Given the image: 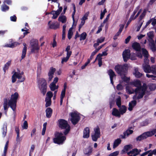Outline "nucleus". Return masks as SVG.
Listing matches in <instances>:
<instances>
[{
  "label": "nucleus",
  "instance_id": "nucleus-12",
  "mask_svg": "<svg viewBox=\"0 0 156 156\" xmlns=\"http://www.w3.org/2000/svg\"><path fill=\"white\" fill-rule=\"evenodd\" d=\"M71 118V121L73 125L76 124L79 121L80 118L78 114L75 112L71 113L70 114Z\"/></svg>",
  "mask_w": 156,
  "mask_h": 156
},
{
  "label": "nucleus",
  "instance_id": "nucleus-48",
  "mask_svg": "<svg viewBox=\"0 0 156 156\" xmlns=\"http://www.w3.org/2000/svg\"><path fill=\"white\" fill-rule=\"evenodd\" d=\"M47 122H45L44 123L43 125V128L42 132V135H44L45 133V131L46 129V127L47 126Z\"/></svg>",
  "mask_w": 156,
  "mask_h": 156
},
{
  "label": "nucleus",
  "instance_id": "nucleus-53",
  "mask_svg": "<svg viewBox=\"0 0 156 156\" xmlns=\"http://www.w3.org/2000/svg\"><path fill=\"white\" fill-rule=\"evenodd\" d=\"M54 70L55 72V73L56 74L60 75L61 74L62 71L60 69H57L56 70L55 69H54Z\"/></svg>",
  "mask_w": 156,
  "mask_h": 156
},
{
  "label": "nucleus",
  "instance_id": "nucleus-5",
  "mask_svg": "<svg viewBox=\"0 0 156 156\" xmlns=\"http://www.w3.org/2000/svg\"><path fill=\"white\" fill-rule=\"evenodd\" d=\"M56 137L53 139L54 142L58 144H62L66 140V137L62 133H58L55 134Z\"/></svg>",
  "mask_w": 156,
  "mask_h": 156
},
{
  "label": "nucleus",
  "instance_id": "nucleus-13",
  "mask_svg": "<svg viewBox=\"0 0 156 156\" xmlns=\"http://www.w3.org/2000/svg\"><path fill=\"white\" fill-rule=\"evenodd\" d=\"M58 9L57 10L53 11L51 12V14L53 15L52 18L53 19L56 18L62 10V7L60 6L59 3L58 4Z\"/></svg>",
  "mask_w": 156,
  "mask_h": 156
},
{
  "label": "nucleus",
  "instance_id": "nucleus-21",
  "mask_svg": "<svg viewBox=\"0 0 156 156\" xmlns=\"http://www.w3.org/2000/svg\"><path fill=\"white\" fill-rule=\"evenodd\" d=\"M136 100H134L131 101L129 103V107L128 109L129 111H131L133 108L136 105Z\"/></svg>",
  "mask_w": 156,
  "mask_h": 156
},
{
  "label": "nucleus",
  "instance_id": "nucleus-3",
  "mask_svg": "<svg viewBox=\"0 0 156 156\" xmlns=\"http://www.w3.org/2000/svg\"><path fill=\"white\" fill-rule=\"evenodd\" d=\"M58 122L59 127L62 129H66L64 133L66 135L67 134L70 129V126L67 122L64 119H60L58 120Z\"/></svg>",
  "mask_w": 156,
  "mask_h": 156
},
{
  "label": "nucleus",
  "instance_id": "nucleus-60",
  "mask_svg": "<svg viewBox=\"0 0 156 156\" xmlns=\"http://www.w3.org/2000/svg\"><path fill=\"white\" fill-rule=\"evenodd\" d=\"M105 39L104 37H101L99 39H97V42L99 43H101L103 42Z\"/></svg>",
  "mask_w": 156,
  "mask_h": 156
},
{
  "label": "nucleus",
  "instance_id": "nucleus-59",
  "mask_svg": "<svg viewBox=\"0 0 156 156\" xmlns=\"http://www.w3.org/2000/svg\"><path fill=\"white\" fill-rule=\"evenodd\" d=\"M126 89L127 91V92H128L129 94H132L133 93H135L134 90L133 89H131L128 88H126Z\"/></svg>",
  "mask_w": 156,
  "mask_h": 156
},
{
  "label": "nucleus",
  "instance_id": "nucleus-14",
  "mask_svg": "<svg viewBox=\"0 0 156 156\" xmlns=\"http://www.w3.org/2000/svg\"><path fill=\"white\" fill-rule=\"evenodd\" d=\"M89 12H87L83 16L81 19V22L79 26V29L80 30V28L85 23V20L87 19V17L88 16Z\"/></svg>",
  "mask_w": 156,
  "mask_h": 156
},
{
  "label": "nucleus",
  "instance_id": "nucleus-52",
  "mask_svg": "<svg viewBox=\"0 0 156 156\" xmlns=\"http://www.w3.org/2000/svg\"><path fill=\"white\" fill-rule=\"evenodd\" d=\"M98 52V50H96V49H95L94 51H93L89 59L90 60H92L93 58V56L94 55Z\"/></svg>",
  "mask_w": 156,
  "mask_h": 156
},
{
  "label": "nucleus",
  "instance_id": "nucleus-50",
  "mask_svg": "<svg viewBox=\"0 0 156 156\" xmlns=\"http://www.w3.org/2000/svg\"><path fill=\"white\" fill-rule=\"evenodd\" d=\"M73 12L72 14V17L73 18V22H74V15L76 12V7L74 4H73Z\"/></svg>",
  "mask_w": 156,
  "mask_h": 156
},
{
  "label": "nucleus",
  "instance_id": "nucleus-29",
  "mask_svg": "<svg viewBox=\"0 0 156 156\" xmlns=\"http://www.w3.org/2000/svg\"><path fill=\"white\" fill-rule=\"evenodd\" d=\"M121 140L119 138H118L115 140L113 143V148L115 149L121 143Z\"/></svg>",
  "mask_w": 156,
  "mask_h": 156
},
{
  "label": "nucleus",
  "instance_id": "nucleus-47",
  "mask_svg": "<svg viewBox=\"0 0 156 156\" xmlns=\"http://www.w3.org/2000/svg\"><path fill=\"white\" fill-rule=\"evenodd\" d=\"M97 59H98V64L99 67H100L102 65V58L101 57H98L97 58V57L95 59V60Z\"/></svg>",
  "mask_w": 156,
  "mask_h": 156
},
{
  "label": "nucleus",
  "instance_id": "nucleus-39",
  "mask_svg": "<svg viewBox=\"0 0 156 156\" xmlns=\"http://www.w3.org/2000/svg\"><path fill=\"white\" fill-rule=\"evenodd\" d=\"M53 95V94L51 91H48L47 92L46 94V97L45 99H51V98L52 97Z\"/></svg>",
  "mask_w": 156,
  "mask_h": 156
},
{
  "label": "nucleus",
  "instance_id": "nucleus-22",
  "mask_svg": "<svg viewBox=\"0 0 156 156\" xmlns=\"http://www.w3.org/2000/svg\"><path fill=\"white\" fill-rule=\"evenodd\" d=\"M23 45L24 47L22 50V54L21 55V59H23L26 56L27 51V47L26 44L25 43H23Z\"/></svg>",
  "mask_w": 156,
  "mask_h": 156
},
{
  "label": "nucleus",
  "instance_id": "nucleus-4",
  "mask_svg": "<svg viewBox=\"0 0 156 156\" xmlns=\"http://www.w3.org/2000/svg\"><path fill=\"white\" fill-rule=\"evenodd\" d=\"M156 133V129H154L151 131H148L143 133L136 138L137 141H140L145 139L148 137H150Z\"/></svg>",
  "mask_w": 156,
  "mask_h": 156
},
{
  "label": "nucleus",
  "instance_id": "nucleus-7",
  "mask_svg": "<svg viewBox=\"0 0 156 156\" xmlns=\"http://www.w3.org/2000/svg\"><path fill=\"white\" fill-rule=\"evenodd\" d=\"M40 83L41 87H40V90L41 94L43 95H44L47 91V83L46 80L44 79H41L40 80Z\"/></svg>",
  "mask_w": 156,
  "mask_h": 156
},
{
  "label": "nucleus",
  "instance_id": "nucleus-62",
  "mask_svg": "<svg viewBox=\"0 0 156 156\" xmlns=\"http://www.w3.org/2000/svg\"><path fill=\"white\" fill-rule=\"evenodd\" d=\"M5 46L8 47L13 48L15 47V44L14 43L7 44L5 45Z\"/></svg>",
  "mask_w": 156,
  "mask_h": 156
},
{
  "label": "nucleus",
  "instance_id": "nucleus-25",
  "mask_svg": "<svg viewBox=\"0 0 156 156\" xmlns=\"http://www.w3.org/2000/svg\"><path fill=\"white\" fill-rule=\"evenodd\" d=\"M133 148V146L132 145L129 144L126 145L124 146V149L122 150L121 153L122 154H123L125 153V151H127L128 150L131 149Z\"/></svg>",
  "mask_w": 156,
  "mask_h": 156
},
{
  "label": "nucleus",
  "instance_id": "nucleus-30",
  "mask_svg": "<svg viewBox=\"0 0 156 156\" xmlns=\"http://www.w3.org/2000/svg\"><path fill=\"white\" fill-rule=\"evenodd\" d=\"M144 71L146 73H152L154 74H156V69H144Z\"/></svg>",
  "mask_w": 156,
  "mask_h": 156
},
{
  "label": "nucleus",
  "instance_id": "nucleus-26",
  "mask_svg": "<svg viewBox=\"0 0 156 156\" xmlns=\"http://www.w3.org/2000/svg\"><path fill=\"white\" fill-rule=\"evenodd\" d=\"M46 116L47 118H50L52 115V110L50 108H48L46 110Z\"/></svg>",
  "mask_w": 156,
  "mask_h": 156
},
{
  "label": "nucleus",
  "instance_id": "nucleus-18",
  "mask_svg": "<svg viewBox=\"0 0 156 156\" xmlns=\"http://www.w3.org/2000/svg\"><path fill=\"white\" fill-rule=\"evenodd\" d=\"M130 85L137 87H140L141 84L140 81L139 80H134L129 83Z\"/></svg>",
  "mask_w": 156,
  "mask_h": 156
},
{
  "label": "nucleus",
  "instance_id": "nucleus-56",
  "mask_svg": "<svg viewBox=\"0 0 156 156\" xmlns=\"http://www.w3.org/2000/svg\"><path fill=\"white\" fill-rule=\"evenodd\" d=\"M119 153L118 151H116L110 154L109 156H117Z\"/></svg>",
  "mask_w": 156,
  "mask_h": 156
},
{
  "label": "nucleus",
  "instance_id": "nucleus-33",
  "mask_svg": "<svg viewBox=\"0 0 156 156\" xmlns=\"http://www.w3.org/2000/svg\"><path fill=\"white\" fill-rule=\"evenodd\" d=\"M50 89L52 91H54L55 90L57 89L58 88V86H56L55 84L54 83H51L49 86Z\"/></svg>",
  "mask_w": 156,
  "mask_h": 156
},
{
  "label": "nucleus",
  "instance_id": "nucleus-44",
  "mask_svg": "<svg viewBox=\"0 0 156 156\" xmlns=\"http://www.w3.org/2000/svg\"><path fill=\"white\" fill-rule=\"evenodd\" d=\"M86 36H87V34L85 32L83 33L80 35V40L81 41L82 40H85L86 38Z\"/></svg>",
  "mask_w": 156,
  "mask_h": 156
},
{
  "label": "nucleus",
  "instance_id": "nucleus-54",
  "mask_svg": "<svg viewBox=\"0 0 156 156\" xmlns=\"http://www.w3.org/2000/svg\"><path fill=\"white\" fill-rule=\"evenodd\" d=\"M11 61H8L4 65L3 68H8L9 66L10 65Z\"/></svg>",
  "mask_w": 156,
  "mask_h": 156
},
{
  "label": "nucleus",
  "instance_id": "nucleus-6",
  "mask_svg": "<svg viewBox=\"0 0 156 156\" xmlns=\"http://www.w3.org/2000/svg\"><path fill=\"white\" fill-rule=\"evenodd\" d=\"M14 74L12 77V83H15L16 80V79H19V81L20 82H23L25 80V77H22L21 76L20 72L13 71Z\"/></svg>",
  "mask_w": 156,
  "mask_h": 156
},
{
  "label": "nucleus",
  "instance_id": "nucleus-61",
  "mask_svg": "<svg viewBox=\"0 0 156 156\" xmlns=\"http://www.w3.org/2000/svg\"><path fill=\"white\" fill-rule=\"evenodd\" d=\"M66 90H62V91L60 98H63L65 96Z\"/></svg>",
  "mask_w": 156,
  "mask_h": 156
},
{
  "label": "nucleus",
  "instance_id": "nucleus-27",
  "mask_svg": "<svg viewBox=\"0 0 156 156\" xmlns=\"http://www.w3.org/2000/svg\"><path fill=\"white\" fill-rule=\"evenodd\" d=\"M119 110L121 115H123L125 113L126 111L127 108L124 105H122V106H120Z\"/></svg>",
  "mask_w": 156,
  "mask_h": 156
},
{
  "label": "nucleus",
  "instance_id": "nucleus-11",
  "mask_svg": "<svg viewBox=\"0 0 156 156\" xmlns=\"http://www.w3.org/2000/svg\"><path fill=\"white\" fill-rule=\"evenodd\" d=\"M94 133L92 135V138L93 141H96L100 136V129L97 126L94 129Z\"/></svg>",
  "mask_w": 156,
  "mask_h": 156
},
{
  "label": "nucleus",
  "instance_id": "nucleus-46",
  "mask_svg": "<svg viewBox=\"0 0 156 156\" xmlns=\"http://www.w3.org/2000/svg\"><path fill=\"white\" fill-rule=\"evenodd\" d=\"M45 101L46 102L45 104V106L46 107L49 106L51 105V99H45Z\"/></svg>",
  "mask_w": 156,
  "mask_h": 156
},
{
  "label": "nucleus",
  "instance_id": "nucleus-57",
  "mask_svg": "<svg viewBox=\"0 0 156 156\" xmlns=\"http://www.w3.org/2000/svg\"><path fill=\"white\" fill-rule=\"evenodd\" d=\"M133 150H135L133 152V154H134L133 156H136L139 154V152L138 151V149L136 148L133 149Z\"/></svg>",
  "mask_w": 156,
  "mask_h": 156
},
{
  "label": "nucleus",
  "instance_id": "nucleus-41",
  "mask_svg": "<svg viewBox=\"0 0 156 156\" xmlns=\"http://www.w3.org/2000/svg\"><path fill=\"white\" fill-rule=\"evenodd\" d=\"M70 55H67L66 57L63 58L62 59L61 63L63 64L64 62H66L69 59Z\"/></svg>",
  "mask_w": 156,
  "mask_h": 156
},
{
  "label": "nucleus",
  "instance_id": "nucleus-15",
  "mask_svg": "<svg viewBox=\"0 0 156 156\" xmlns=\"http://www.w3.org/2000/svg\"><path fill=\"white\" fill-rule=\"evenodd\" d=\"M133 133V131L130 129H127L126 131L124 132L123 135H121V137L122 139H125Z\"/></svg>",
  "mask_w": 156,
  "mask_h": 156
},
{
  "label": "nucleus",
  "instance_id": "nucleus-45",
  "mask_svg": "<svg viewBox=\"0 0 156 156\" xmlns=\"http://www.w3.org/2000/svg\"><path fill=\"white\" fill-rule=\"evenodd\" d=\"M116 104L119 107H120V106H121V98L120 96H119L117 98L116 100Z\"/></svg>",
  "mask_w": 156,
  "mask_h": 156
},
{
  "label": "nucleus",
  "instance_id": "nucleus-9",
  "mask_svg": "<svg viewBox=\"0 0 156 156\" xmlns=\"http://www.w3.org/2000/svg\"><path fill=\"white\" fill-rule=\"evenodd\" d=\"M31 46V51L32 53L35 52L36 51L39 49L38 41L34 39H31L30 41Z\"/></svg>",
  "mask_w": 156,
  "mask_h": 156
},
{
  "label": "nucleus",
  "instance_id": "nucleus-10",
  "mask_svg": "<svg viewBox=\"0 0 156 156\" xmlns=\"http://www.w3.org/2000/svg\"><path fill=\"white\" fill-rule=\"evenodd\" d=\"M134 57H132V55H130V51L129 50H126L124 51L122 53V56L124 60L126 62L127 60L130 58L132 60H134L135 59V55L134 54Z\"/></svg>",
  "mask_w": 156,
  "mask_h": 156
},
{
  "label": "nucleus",
  "instance_id": "nucleus-16",
  "mask_svg": "<svg viewBox=\"0 0 156 156\" xmlns=\"http://www.w3.org/2000/svg\"><path fill=\"white\" fill-rule=\"evenodd\" d=\"M116 71L121 76H124L126 75L127 73L126 69H115Z\"/></svg>",
  "mask_w": 156,
  "mask_h": 156
},
{
  "label": "nucleus",
  "instance_id": "nucleus-55",
  "mask_svg": "<svg viewBox=\"0 0 156 156\" xmlns=\"http://www.w3.org/2000/svg\"><path fill=\"white\" fill-rule=\"evenodd\" d=\"M107 12L106 9H105L103 12H101V14L100 19H102L103 18L105 13Z\"/></svg>",
  "mask_w": 156,
  "mask_h": 156
},
{
  "label": "nucleus",
  "instance_id": "nucleus-17",
  "mask_svg": "<svg viewBox=\"0 0 156 156\" xmlns=\"http://www.w3.org/2000/svg\"><path fill=\"white\" fill-rule=\"evenodd\" d=\"M93 148L91 146H89L85 148L83 151V152L85 155L89 156L90 155L93 151Z\"/></svg>",
  "mask_w": 156,
  "mask_h": 156
},
{
  "label": "nucleus",
  "instance_id": "nucleus-28",
  "mask_svg": "<svg viewBox=\"0 0 156 156\" xmlns=\"http://www.w3.org/2000/svg\"><path fill=\"white\" fill-rule=\"evenodd\" d=\"M132 47L134 49L137 51H139L140 49V44L137 42L133 43L132 45Z\"/></svg>",
  "mask_w": 156,
  "mask_h": 156
},
{
  "label": "nucleus",
  "instance_id": "nucleus-35",
  "mask_svg": "<svg viewBox=\"0 0 156 156\" xmlns=\"http://www.w3.org/2000/svg\"><path fill=\"white\" fill-rule=\"evenodd\" d=\"M15 130L17 133V136L16 138V140L18 141L20 140V130L19 127L16 126L15 127Z\"/></svg>",
  "mask_w": 156,
  "mask_h": 156
},
{
  "label": "nucleus",
  "instance_id": "nucleus-34",
  "mask_svg": "<svg viewBox=\"0 0 156 156\" xmlns=\"http://www.w3.org/2000/svg\"><path fill=\"white\" fill-rule=\"evenodd\" d=\"M73 28L71 27L69 29L68 31L67 36L69 39H70L71 38L72 36L73 35Z\"/></svg>",
  "mask_w": 156,
  "mask_h": 156
},
{
  "label": "nucleus",
  "instance_id": "nucleus-37",
  "mask_svg": "<svg viewBox=\"0 0 156 156\" xmlns=\"http://www.w3.org/2000/svg\"><path fill=\"white\" fill-rule=\"evenodd\" d=\"M129 67L127 64L119 65L118 64L115 66V68H126Z\"/></svg>",
  "mask_w": 156,
  "mask_h": 156
},
{
  "label": "nucleus",
  "instance_id": "nucleus-51",
  "mask_svg": "<svg viewBox=\"0 0 156 156\" xmlns=\"http://www.w3.org/2000/svg\"><path fill=\"white\" fill-rule=\"evenodd\" d=\"M28 123L27 121H25L23 125L22 126V128L24 129H27L28 128Z\"/></svg>",
  "mask_w": 156,
  "mask_h": 156
},
{
  "label": "nucleus",
  "instance_id": "nucleus-40",
  "mask_svg": "<svg viewBox=\"0 0 156 156\" xmlns=\"http://www.w3.org/2000/svg\"><path fill=\"white\" fill-rule=\"evenodd\" d=\"M9 9V7L6 4L2 5V10L3 12H6Z\"/></svg>",
  "mask_w": 156,
  "mask_h": 156
},
{
  "label": "nucleus",
  "instance_id": "nucleus-38",
  "mask_svg": "<svg viewBox=\"0 0 156 156\" xmlns=\"http://www.w3.org/2000/svg\"><path fill=\"white\" fill-rule=\"evenodd\" d=\"M133 75L137 78H140L142 76V74L140 73L136 69H135V72L133 73Z\"/></svg>",
  "mask_w": 156,
  "mask_h": 156
},
{
  "label": "nucleus",
  "instance_id": "nucleus-1",
  "mask_svg": "<svg viewBox=\"0 0 156 156\" xmlns=\"http://www.w3.org/2000/svg\"><path fill=\"white\" fill-rule=\"evenodd\" d=\"M18 97V94L16 92L11 95L10 99L9 100L8 102H7V98L4 99L3 107L6 113L7 112L9 106L13 111L16 110L17 100Z\"/></svg>",
  "mask_w": 156,
  "mask_h": 156
},
{
  "label": "nucleus",
  "instance_id": "nucleus-19",
  "mask_svg": "<svg viewBox=\"0 0 156 156\" xmlns=\"http://www.w3.org/2000/svg\"><path fill=\"white\" fill-rule=\"evenodd\" d=\"M90 135V129L89 128L87 127L85 128L83 131V137L84 138H88Z\"/></svg>",
  "mask_w": 156,
  "mask_h": 156
},
{
  "label": "nucleus",
  "instance_id": "nucleus-58",
  "mask_svg": "<svg viewBox=\"0 0 156 156\" xmlns=\"http://www.w3.org/2000/svg\"><path fill=\"white\" fill-rule=\"evenodd\" d=\"M10 20L11 21L13 22H16V21L17 17L15 15L11 16L10 17Z\"/></svg>",
  "mask_w": 156,
  "mask_h": 156
},
{
  "label": "nucleus",
  "instance_id": "nucleus-31",
  "mask_svg": "<svg viewBox=\"0 0 156 156\" xmlns=\"http://www.w3.org/2000/svg\"><path fill=\"white\" fill-rule=\"evenodd\" d=\"M50 22L51 21H49L48 23V25H49L50 28L51 29H56L58 28L59 27V24L58 23L56 24L54 23V24H52L51 25H50Z\"/></svg>",
  "mask_w": 156,
  "mask_h": 156
},
{
  "label": "nucleus",
  "instance_id": "nucleus-49",
  "mask_svg": "<svg viewBox=\"0 0 156 156\" xmlns=\"http://www.w3.org/2000/svg\"><path fill=\"white\" fill-rule=\"evenodd\" d=\"M107 55V51H104L102 52V54H99L97 55V58L101 57L102 56H106Z\"/></svg>",
  "mask_w": 156,
  "mask_h": 156
},
{
  "label": "nucleus",
  "instance_id": "nucleus-63",
  "mask_svg": "<svg viewBox=\"0 0 156 156\" xmlns=\"http://www.w3.org/2000/svg\"><path fill=\"white\" fill-rule=\"evenodd\" d=\"M90 60H90V59H88L87 62H86L84 65L82 66V68L86 67V66L90 63Z\"/></svg>",
  "mask_w": 156,
  "mask_h": 156
},
{
  "label": "nucleus",
  "instance_id": "nucleus-8",
  "mask_svg": "<svg viewBox=\"0 0 156 156\" xmlns=\"http://www.w3.org/2000/svg\"><path fill=\"white\" fill-rule=\"evenodd\" d=\"M142 51L144 56L145 58L143 65V67L144 68H149L150 66L148 64V60L147 59L149 55L148 53L146 50L144 48L142 49Z\"/></svg>",
  "mask_w": 156,
  "mask_h": 156
},
{
  "label": "nucleus",
  "instance_id": "nucleus-36",
  "mask_svg": "<svg viewBox=\"0 0 156 156\" xmlns=\"http://www.w3.org/2000/svg\"><path fill=\"white\" fill-rule=\"evenodd\" d=\"M2 134L3 137H5L7 132V126L6 125H4L2 128Z\"/></svg>",
  "mask_w": 156,
  "mask_h": 156
},
{
  "label": "nucleus",
  "instance_id": "nucleus-42",
  "mask_svg": "<svg viewBox=\"0 0 156 156\" xmlns=\"http://www.w3.org/2000/svg\"><path fill=\"white\" fill-rule=\"evenodd\" d=\"M70 47L68 46L66 49V51L67 52V55H70L72 54V51L70 50Z\"/></svg>",
  "mask_w": 156,
  "mask_h": 156
},
{
  "label": "nucleus",
  "instance_id": "nucleus-32",
  "mask_svg": "<svg viewBox=\"0 0 156 156\" xmlns=\"http://www.w3.org/2000/svg\"><path fill=\"white\" fill-rule=\"evenodd\" d=\"M58 20L61 22L62 23H65L66 21V17L65 16H60L58 18Z\"/></svg>",
  "mask_w": 156,
  "mask_h": 156
},
{
  "label": "nucleus",
  "instance_id": "nucleus-64",
  "mask_svg": "<svg viewBox=\"0 0 156 156\" xmlns=\"http://www.w3.org/2000/svg\"><path fill=\"white\" fill-rule=\"evenodd\" d=\"M146 12V10H144L140 16V19H142L144 16L145 15Z\"/></svg>",
  "mask_w": 156,
  "mask_h": 156
},
{
  "label": "nucleus",
  "instance_id": "nucleus-23",
  "mask_svg": "<svg viewBox=\"0 0 156 156\" xmlns=\"http://www.w3.org/2000/svg\"><path fill=\"white\" fill-rule=\"evenodd\" d=\"M108 74L110 76L111 83L113 84V77L115 76L114 72L112 69H110L108 71Z\"/></svg>",
  "mask_w": 156,
  "mask_h": 156
},
{
  "label": "nucleus",
  "instance_id": "nucleus-20",
  "mask_svg": "<svg viewBox=\"0 0 156 156\" xmlns=\"http://www.w3.org/2000/svg\"><path fill=\"white\" fill-rule=\"evenodd\" d=\"M112 115L120 118L121 116V114L119 110L115 108H113L112 110Z\"/></svg>",
  "mask_w": 156,
  "mask_h": 156
},
{
  "label": "nucleus",
  "instance_id": "nucleus-43",
  "mask_svg": "<svg viewBox=\"0 0 156 156\" xmlns=\"http://www.w3.org/2000/svg\"><path fill=\"white\" fill-rule=\"evenodd\" d=\"M119 27H120V28L119 30V31L115 35V36H118L122 32V29L124 27V25L122 24H121L119 25Z\"/></svg>",
  "mask_w": 156,
  "mask_h": 156
},
{
  "label": "nucleus",
  "instance_id": "nucleus-2",
  "mask_svg": "<svg viewBox=\"0 0 156 156\" xmlns=\"http://www.w3.org/2000/svg\"><path fill=\"white\" fill-rule=\"evenodd\" d=\"M147 89V87L144 84L140 87H137L134 90L135 95L133 97V99L137 100L142 98L145 94Z\"/></svg>",
  "mask_w": 156,
  "mask_h": 156
},
{
  "label": "nucleus",
  "instance_id": "nucleus-24",
  "mask_svg": "<svg viewBox=\"0 0 156 156\" xmlns=\"http://www.w3.org/2000/svg\"><path fill=\"white\" fill-rule=\"evenodd\" d=\"M55 72L54 69H50L48 73V80L49 81L51 80L53 78V75Z\"/></svg>",
  "mask_w": 156,
  "mask_h": 156
}]
</instances>
